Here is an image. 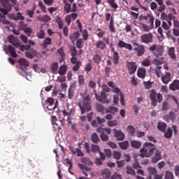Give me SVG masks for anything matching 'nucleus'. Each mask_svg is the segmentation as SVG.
Returning <instances> with one entry per match:
<instances>
[{"instance_id": "1", "label": "nucleus", "mask_w": 179, "mask_h": 179, "mask_svg": "<svg viewBox=\"0 0 179 179\" xmlns=\"http://www.w3.org/2000/svg\"><path fill=\"white\" fill-rule=\"evenodd\" d=\"M156 150V145L152 143L146 142L140 150V157H150Z\"/></svg>"}, {"instance_id": "2", "label": "nucleus", "mask_w": 179, "mask_h": 179, "mask_svg": "<svg viewBox=\"0 0 179 179\" xmlns=\"http://www.w3.org/2000/svg\"><path fill=\"white\" fill-rule=\"evenodd\" d=\"M150 99L151 100V105L153 107L157 106V103H162L163 101V94L157 93L155 90H151L150 91Z\"/></svg>"}, {"instance_id": "3", "label": "nucleus", "mask_w": 179, "mask_h": 179, "mask_svg": "<svg viewBox=\"0 0 179 179\" xmlns=\"http://www.w3.org/2000/svg\"><path fill=\"white\" fill-rule=\"evenodd\" d=\"M113 92L114 93H116V95H114L113 96V103L115 104H117L118 103V100L120 97V103L122 104V106H125V101L124 100V94L122 92H121V90H120V88L118 87H114L113 89Z\"/></svg>"}, {"instance_id": "4", "label": "nucleus", "mask_w": 179, "mask_h": 179, "mask_svg": "<svg viewBox=\"0 0 179 179\" xmlns=\"http://www.w3.org/2000/svg\"><path fill=\"white\" fill-rule=\"evenodd\" d=\"M132 44L134 45V51L137 57H142L145 55L146 50L145 49V46L143 45H140L136 41H133Z\"/></svg>"}, {"instance_id": "5", "label": "nucleus", "mask_w": 179, "mask_h": 179, "mask_svg": "<svg viewBox=\"0 0 179 179\" xmlns=\"http://www.w3.org/2000/svg\"><path fill=\"white\" fill-rule=\"evenodd\" d=\"M77 105L80 110L81 114H85V113L92 111V103L80 101L78 102Z\"/></svg>"}, {"instance_id": "6", "label": "nucleus", "mask_w": 179, "mask_h": 179, "mask_svg": "<svg viewBox=\"0 0 179 179\" xmlns=\"http://www.w3.org/2000/svg\"><path fill=\"white\" fill-rule=\"evenodd\" d=\"M94 95L98 101L99 103H103L105 104H108L110 103V99H107V94L106 92H102L101 94L99 95L97 94V92H96V90H94Z\"/></svg>"}, {"instance_id": "7", "label": "nucleus", "mask_w": 179, "mask_h": 179, "mask_svg": "<svg viewBox=\"0 0 179 179\" xmlns=\"http://www.w3.org/2000/svg\"><path fill=\"white\" fill-rule=\"evenodd\" d=\"M126 68L129 75H134L136 72V69H138V65L135 62H127Z\"/></svg>"}, {"instance_id": "8", "label": "nucleus", "mask_w": 179, "mask_h": 179, "mask_svg": "<svg viewBox=\"0 0 179 179\" xmlns=\"http://www.w3.org/2000/svg\"><path fill=\"white\" fill-rule=\"evenodd\" d=\"M141 43L149 44L153 41V34L152 33L144 34L141 36Z\"/></svg>"}, {"instance_id": "9", "label": "nucleus", "mask_w": 179, "mask_h": 179, "mask_svg": "<svg viewBox=\"0 0 179 179\" xmlns=\"http://www.w3.org/2000/svg\"><path fill=\"white\" fill-rule=\"evenodd\" d=\"M7 40L8 43L12 44L15 48H19L20 47V43L17 42L16 37L13 35H10L8 36Z\"/></svg>"}, {"instance_id": "10", "label": "nucleus", "mask_w": 179, "mask_h": 179, "mask_svg": "<svg viewBox=\"0 0 179 179\" xmlns=\"http://www.w3.org/2000/svg\"><path fill=\"white\" fill-rule=\"evenodd\" d=\"M154 152L155 155L152 158V163L156 164L157 162H159V160H162V151L155 148Z\"/></svg>"}, {"instance_id": "11", "label": "nucleus", "mask_w": 179, "mask_h": 179, "mask_svg": "<svg viewBox=\"0 0 179 179\" xmlns=\"http://www.w3.org/2000/svg\"><path fill=\"white\" fill-rule=\"evenodd\" d=\"M117 45L120 48H126V50H128L129 51H132V45L131 43H127L124 41L120 40L118 41Z\"/></svg>"}, {"instance_id": "12", "label": "nucleus", "mask_w": 179, "mask_h": 179, "mask_svg": "<svg viewBox=\"0 0 179 179\" xmlns=\"http://www.w3.org/2000/svg\"><path fill=\"white\" fill-rule=\"evenodd\" d=\"M113 131L115 132V138H116L117 141H124L125 139V134L121 130L113 129Z\"/></svg>"}, {"instance_id": "13", "label": "nucleus", "mask_w": 179, "mask_h": 179, "mask_svg": "<svg viewBox=\"0 0 179 179\" xmlns=\"http://www.w3.org/2000/svg\"><path fill=\"white\" fill-rule=\"evenodd\" d=\"M161 80L164 85H169L171 82V74L169 72L165 73V75L161 77Z\"/></svg>"}, {"instance_id": "14", "label": "nucleus", "mask_w": 179, "mask_h": 179, "mask_svg": "<svg viewBox=\"0 0 179 179\" xmlns=\"http://www.w3.org/2000/svg\"><path fill=\"white\" fill-rule=\"evenodd\" d=\"M144 20H147L148 23H150V28L153 29L155 27V17L150 14H148L146 16L144 17Z\"/></svg>"}, {"instance_id": "15", "label": "nucleus", "mask_w": 179, "mask_h": 179, "mask_svg": "<svg viewBox=\"0 0 179 179\" xmlns=\"http://www.w3.org/2000/svg\"><path fill=\"white\" fill-rule=\"evenodd\" d=\"M76 86V83H73L69 88L68 90V97L71 100L75 94V87Z\"/></svg>"}, {"instance_id": "16", "label": "nucleus", "mask_w": 179, "mask_h": 179, "mask_svg": "<svg viewBox=\"0 0 179 179\" xmlns=\"http://www.w3.org/2000/svg\"><path fill=\"white\" fill-rule=\"evenodd\" d=\"M170 90L173 92H176V90H179V80H174L170 85H169Z\"/></svg>"}, {"instance_id": "17", "label": "nucleus", "mask_w": 179, "mask_h": 179, "mask_svg": "<svg viewBox=\"0 0 179 179\" xmlns=\"http://www.w3.org/2000/svg\"><path fill=\"white\" fill-rule=\"evenodd\" d=\"M0 3H1L3 8L12 10V4H10V0H0Z\"/></svg>"}, {"instance_id": "18", "label": "nucleus", "mask_w": 179, "mask_h": 179, "mask_svg": "<svg viewBox=\"0 0 179 179\" xmlns=\"http://www.w3.org/2000/svg\"><path fill=\"white\" fill-rule=\"evenodd\" d=\"M95 47L98 50H101V51H103V50H104L106 47H107V45H106L104 41L99 40L97 41L96 43H95Z\"/></svg>"}, {"instance_id": "19", "label": "nucleus", "mask_w": 179, "mask_h": 179, "mask_svg": "<svg viewBox=\"0 0 179 179\" xmlns=\"http://www.w3.org/2000/svg\"><path fill=\"white\" fill-rule=\"evenodd\" d=\"M69 149H70L71 152H72L73 155H76V153H77V156L78 157H82L84 156V154L83 153V152L79 148H76L75 150L73 148V147L69 146Z\"/></svg>"}, {"instance_id": "20", "label": "nucleus", "mask_w": 179, "mask_h": 179, "mask_svg": "<svg viewBox=\"0 0 179 179\" xmlns=\"http://www.w3.org/2000/svg\"><path fill=\"white\" fill-rule=\"evenodd\" d=\"M52 44V40L51 38L47 37L44 41L43 43L41 44V45L44 48V50L47 49L48 45H51Z\"/></svg>"}, {"instance_id": "21", "label": "nucleus", "mask_w": 179, "mask_h": 179, "mask_svg": "<svg viewBox=\"0 0 179 179\" xmlns=\"http://www.w3.org/2000/svg\"><path fill=\"white\" fill-rule=\"evenodd\" d=\"M78 166L82 170V173L85 175L86 177H87L89 175L87 174V172L86 171H92L91 168H89L86 166L85 165H83L82 164H78Z\"/></svg>"}, {"instance_id": "22", "label": "nucleus", "mask_w": 179, "mask_h": 179, "mask_svg": "<svg viewBox=\"0 0 179 179\" xmlns=\"http://www.w3.org/2000/svg\"><path fill=\"white\" fill-rule=\"evenodd\" d=\"M137 76L141 79H145L146 78V69L140 68L137 71Z\"/></svg>"}, {"instance_id": "23", "label": "nucleus", "mask_w": 179, "mask_h": 179, "mask_svg": "<svg viewBox=\"0 0 179 179\" xmlns=\"http://www.w3.org/2000/svg\"><path fill=\"white\" fill-rule=\"evenodd\" d=\"M59 66V65L58 64V62H54L50 65V70L54 75H57V73H58Z\"/></svg>"}, {"instance_id": "24", "label": "nucleus", "mask_w": 179, "mask_h": 179, "mask_svg": "<svg viewBox=\"0 0 179 179\" xmlns=\"http://www.w3.org/2000/svg\"><path fill=\"white\" fill-rule=\"evenodd\" d=\"M6 50L8 51L13 58H16L17 57V54H16V50L15 48L12 47V45H9L7 46Z\"/></svg>"}, {"instance_id": "25", "label": "nucleus", "mask_w": 179, "mask_h": 179, "mask_svg": "<svg viewBox=\"0 0 179 179\" xmlns=\"http://www.w3.org/2000/svg\"><path fill=\"white\" fill-rule=\"evenodd\" d=\"M162 24V22L160 21V20L159 19H156L155 20V28L157 29V31L159 33V34H160V36H163V29H162V27H160V25Z\"/></svg>"}, {"instance_id": "26", "label": "nucleus", "mask_w": 179, "mask_h": 179, "mask_svg": "<svg viewBox=\"0 0 179 179\" xmlns=\"http://www.w3.org/2000/svg\"><path fill=\"white\" fill-rule=\"evenodd\" d=\"M166 128H167V124L165 122H159L157 123V129L161 132H166Z\"/></svg>"}, {"instance_id": "27", "label": "nucleus", "mask_w": 179, "mask_h": 179, "mask_svg": "<svg viewBox=\"0 0 179 179\" xmlns=\"http://www.w3.org/2000/svg\"><path fill=\"white\" fill-rule=\"evenodd\" d=\"M164 50L163 47L161 45H158L157 47V49L155 50V52H154V55L157 57H162L163 55Z\"/></svg>"}, {"instance_id": "28", "label": "nucleus", "mask_w": 179, "mask_h": 179, "mask_svg": "<svg viewBox=\"0 0 179 179\" xmlns=\"http://www.w3.org/2000/svg\"><path fill=\"white\" fill-rule=\"evenodd\" d=\"M152 64L154 65H163V64H164V57H157L154 59Z\"/></svg>"}, {"instance_id": "29", "label": "nucleus", "mask_w": 179, "mask_h": 179, "mask_svg": "<svg viewBox=\"0 0 179 179\" xmlns=\"http://www.w3.org/2000/svg\"><path fill=\"white\" fill-rule=\"evenodd\" d=\"M79 36H80V34L78 31L74 32L70 35V40L73 44H75V41L79 38Z\"/></svg>"}, {"instance_id": "30", "label": "nucleus", "mask_w": 179, "mask_h": 179, "mask_svg": "<svg viewBox=\"0 0 179 179\" xmlns=\"http://www.w3.org/2000/svg\"><path fill=\"white\" fill-rule=\"evenodd\" d=\"M91 141L93 143H99L100 142V138H99V135L96 133H93L91 135Z\"/></svg>"}, {"instance_id": "31", "label": "nucleus", "mask_w": 179, "mask_h": 179, "mask_svg": "<svg viewBox=\"0 0 179 179\" xmlns=\"http://www.w3.org/2000/svg\"><path fill=\"white\" fill-rule=\"evenodd\" d=\"M66 71H68V67L66 66V65H62L59 67L58 73L59 75L64 76L66 73Z\"/></svg>"}, {"instance_id": "32", "label": "nucleus", "mask_w": 179, "mask_h": 179, "mask_svg": "<svg viewBox=\"0 0 179 179\" xmlns=\"http://www.w3.org/2000/svg\"><path fill=\"white\" fill-rule=\"evenodd\" d=\"M131 148H135V149H139L142 146V143L138 141H131Z\"/></svg>"}, {"instance_id": "33", "label": "nucleus", "mask_w": 179, "mask_h": 179, "mask_svg": "<svg viewBox=\"0 0 179 179\" xmlns=\"http://www.w3.org/2000/svg\"><path fill=\"white\" fill-rule=\"evenodd\" d=\"M106 113H111V114L115 115V113H118V108L115 106H109L106 109Z\"/></svg>"}, {"instance_id": "34", "label": "nucleus", "mask_w": 179, "mask_h": 179, "mask_svg": "<svg viewBox=\"0 0 179 179\" xmlns=\"http://www.w3.org/2000/svg\"><path fill=\"white\" fill-rule=\"evenodd\" d=\"M109 30L111 31V33H115V27H114V18L113 17H111L110 20Z\"/></svg>"}, {"instance_id": "35", "label": "nucleus", "mask_w": 179, "mask_h": 179, "mask_svg": "<svg viewBox=\"0 0 179 179\" xmlns=\"http://www.w3.org/2000/svg\"><path fill=\"white\" fill-rule=\"evenodd\" d=\"M167 22H168V24L164 21H163L162 23V29H164V30H169L170 27H171V25H172L171 21H167Z\"/></svg>"}, {"instance_id": "36", "label": "nucleus", "mask_w": 179, "mask_h": 179, "mask_svg": "<svg viewBox=\"0 0 179 179\" xmlns=\"http://www.w3.org/2000/svg\"><path fill=\"white\" fill-rule=\"evenodd\" d=\"M119 146L120 149H122L123 150H127L128 149V146H129V143L128 141H123L119 143Z\"/></svg>"}, {"instance_id": "37", "label": "nucleus", "mask_w": 179, "mask_h": 179, "mask_svg": "<svg viewBox=\"0 0 179 179\" xmlns=\"http://www.w3.org/2000/svg\"><path fill=\"white\" fill-rule=\"evenodd\" d=\"M67 121H68L69 124H71V128L72 131L76 132V134H79V130L76 128V124L72 123V122L71 121V120H69V118L67 119Z\"/></svg>"}, {"instance_id": "38", "label": "nucleus", "mask_w": 179, "mask_h": 179, "mask_svg": "<svg viewBox=\"0 0 179 179\" xmlns=\"http://www.w3.org/2000/svg\"><path fill=\"white\" fill-rule=\"evenodd\" d=\"M81 163H84V164H86L87 166H93V162L87 157H83L81 159Z\"/></svg>"}, {"instance_id": "39", "label": "nucleus", "mask_w": 179, "mask_h": 179, "mask_svg": "<svg viewBox=\"0 0 179 179\" xmlns=\"http://www.w3.org/2000/svg\"><path fill=\"white\" fill-rule=\"evenodd\" d=\"M164 136V138H166V139H170V138L173 136V130L170 127H169L167 129V131L165 132Z\"/></svg>"}, {"instance_id": "40", "label": "nucleus", "mask_w": 179, "mask_h": 179, "mask_svg": "<svg viewBox=\"0 0 179 179\" xmlns=\"http://www.w3.org/2000/svg\"><path fill=\"white\" fill-rule=\"evenodd\" d=\"M91 152H92V153H100V146L92 144L91 147Z\"/></svg>"}, {"instance_id": "41", "label": "nucleus", "mask_w": 179, "mask_h": 179, "mask_svg": "<svg viewBox=\"0 0 179 179\" xmlns=\"http://www.w3.org/2000/svg\"><path fill=\"white\" fill-rule=\"evenodd\" d=\"M107 2L113 9H118V4L115 3V0H107Z\"/></svg>"}, {"instance_id": "42", "label": "nucleus", "mask_w": 179, "mask_h": 179, "mask_svg": "<svg viewBox=\"0 0 179 179\" xmlns=\"http://www.w3.org/2000/svg\"><path fill=\"white\" fill-rule=\"evenodd\" d=\"M168 54L172 59H176V53L174 48H170L168 51Z\"/></svg>"}, {"instance_id": "43", "label": "nucleus", "mask_w": 179, "mask_h": 179, "mask_svg": "<svg viewBox=\"0 0 179 179\" xmlns=\"http://www.w3.org/2000/svg\"><path fill=\"white\" fill-rule=\"evenodd\" d=\"M92 59L95 64H97L99 65L100 64V61H101V56L100 55L96 54L92 57Z\"/></svg>"}, {"instance_id": "44", "label": "nucleus", "mask_w": 179, "mask_h": 179, "mask_svg": "<svg viewBox=\"0 0 179 179\" xmlns=\"http://www.w3.org/2000/svg\"><path fill=\"white\" fill-rule=\"evenodd\" d=\"M107 125L110 128H113V127H117V125H118V121H117L116 120H109L107 122Z\"/></svg>"}, {"instance_id": "45", "label": "nucleus", "mask_w": 179, "mask_h": 179, "mask_svg": "<svg viewBox=\"0 0 179 179\" xmlns=\"http://www.w3.org/2000/svg\"><path fill=\"white\" fill-rule=\"evenodd\" d=\"M79 86H85V76L79 75L78 78Z\"/></svg>"}, {"instance_id": "46", "label": "nucleus", "mask_w": 179, "mask_h": 179, "mask_svg": "<svg viewBox=\"0 0 179 179\" xmlns=\"http://www.w3.org/2000/svg\"><path fill=\"white\" fill-rule=\"evenodd\" d=\"M148 171L149 174H150V176H155V175L157 174V170L155 167L150 166V167L148 168Z\"/></svg>"}, {"instance_id": "47", "label": "nucleus", "mask_w": 179, "mask_h": 179, "mask_svg": "<svg viewBox=\"0 0 179 179\" xmlns=\"http://www.w3.org/2000/svg\"><path fill=\"white\" fill-rule=\"evenodd\" d=\"M70 52L71 57H76L78 54V50H76V47L75 46H71L70 47Z\"/></svg>"}, {"instance_id": "48", "label": "nucleus", "mask_w": 179, "mask_h": 179, "mask_svg": "<svg viewBox=\"0 0 179 179\" xmlns=\"http://www.w3.org/2000/svg\"><path fill=\"white\" fill-rule=\"evenodd\" d=\"M102 175L103 177H105V178H110V177H111V171H110L108 169H105L102 172Z\"/></svg>"}, {"instance_id": "49", "label": "nucleus", "mask_w": 179, "mask_h": 179, "mask_svg": "<svg viewBox=\"0 0 179 179\" xmlns=\"http://www.w3.org/2000/svg\"><path fill=\"white\" fill-rule=\"evenodd\" d=\"M39 20H41V22H45V23H47V22H50L51 20V17L48 16V15H43L39 18Z\"/></svg>"}, {"instance_id": "50", "label": "nucleus", "mask_w": 179, "mask_h": 179, "mask_svg": "<svg viewBox=\"0 0 179 179\" xmlns=\"http://www.w3.org/2000/svg\"><path fill=\"white\" fill-rule=\"evenodd\" d=\"M64 10L66 13H71V12H72L71 6L70 3H65V4H64Z\"/></svg>"}, {"instance_id": "51", "label": "nucleus", "mask_w": 179, "mask_h": 179, "mask_svg": "<svg viewBox=\"0 0 179 179\" xmlns=\"http://www.w3.org/2000/svg\"><path fill=\"white\" fill-rule=\"evenodd\" d=\"M100 138L103 142H107L108 141V139H110V137L106 133L100 134Z\"/></svg>"}, {"instance_id": "52", "label": "nucleus", "mask_w": 179, "mask_h": 179, "mask_svg": "<svg viewBox=\"0 0 179 179\" xmlns=\"http://www.w3.org/2000/svg\"><path fill=\"white\" fill-rule=\"evenodd\" d=\"M18 48H20V51H26L27 50H30V48H31V46L30 45H20V46Z\"/></svg>"}, {"instance_id": "53", "label": "nucleus", "mask_w": 179, "mask_h": 179, "mask_svg": "<svg viewBox=\"0 0 179 179\" xmlns=\"http://www.w3.org/2000/svg\"><path fill=\"white\" fill-rule=\"evenodd\" d=\"M119 61H120V56L118 55V52H115V53H113V62L114 64H115V65H117Z\"/></svg>"}, {"instance_id": "54", "label": "nucleus", "mask_w": 179, "mask_h": 179, "mask_svg": "<svg viewBox=\"0 0 179 179\" xmlns=\"http://www.w3.org/2000/svg\"><path fill=\"white\" fill-rule=\"evenodd\" d=\"M19 64H20V65H23L24 66H29V63L27 60L21 58L18 60Z\"/></svg>"}, {"instance_id": "55", "label": "nucleus", "mask_w": 179, "mask_h": 179, "mask_svg": "<svg viewBox=\"0 0 179 179\" xmlns=\"http://www.w3.org/2000/svg\"><path fill=\"white\" fill-rule=\"evenodd\" d=\"M57 52H58V54L60 55V57L62 58L60 62H62V59L65 57V52H64V48L62 47L59 49H58L57 50Z\"/></svg>"}, {"instance_id": "56", "label": "nucleus", "mask_w": 179, "mask_h": 179, "mask_svg": "<svg viewBox=\"0 0 179 179\" xmlns=\"http://www.w3.org/2000/svg\"><path fill=\"white\" fill-rule=\"evenodd\" d=\"M96 109L98 113H103V111H104V106H103L101 103H97L96 104Z\"/></svg>"}, {"instance_id": "57", "label": "nucleus", "mask_w": 179, "mask_h": 179, "mask_svg": "<svg viewBox=\"0 0 179 179\" xmlns=\"http://www.w3.org/2000/svg\"><path fill=\"white\" fill-rule=\"evenodd\" d=\"M92 69H93V65L92 64V63H87L85 67V72H87V73H89V72L92 71Z\"/></svg>"}, {"instance_id": "58", "label": "nucleus", "mask_w": 179, "mask_h": 179, "mask_svg": "<svg viewBox=\"0 0 179 179\" xmlns=\"http://www.w3.org/2000/svg\"><path fill=\"white\" fill-rule=\"evenodd\" d=\"M77 48H83V40L82 38H78L76 41Z\"/></svg>"}, {"instance_id": "59", "label": "nucleus", "mask_w": 179, "mask_h": 179, "mask_svg": "<svg viewBox=\"0 0 179 179\" xmlns=\"http://www.w3.org/2000/svg\"><path fill=\"white\" fill-rule=\"evenodd\" d=\"M24 33L29 36L33 33V29L31 27H25L24 28Z\"/></svg>"}, {"instance_id": "60", "label": "nucleus", "mask_w": 179, "mask_h": 179, "mask_svg": "<svg viewBox=\"0 0 179 179\" xmlns=\"http://www.w3.org/2000/svg\"><path fill=\"white\" fill-rule=\"evenodd\" d=\"M127 174H130V176H135V171L131 166H127Z\"/></svg>"}, {"instance_id": "61", "label": "nucleus", "mask_w": 179, "mask_h": 179, "mask_svg": "<svg viewBox=\"0 0 179 179\" xmlns=\"http://www.w3.org/2000/svg\"><path fill=\"white\" fill-rule=\"evenodd\" d=\"M162 111H167L169 110V102L166 101H164L162 103Z\"/></svg>"}, {"instance_id": "62", "label": "nucleus", "mask_w": 179, "mask_h": 179, "mask_svg": "<svg viewBox=\"0 0 179 179\" xmlns=\"http://www.w3.org/2000/svg\"><path fill=\"white\" fill-rule=\"evenodd\" d=\"M167 117H168V120H170L171 121L176 120V113H174V112L173 111L170 112Z\"/></svg>"}, {"instance_id": "63", "label": "nucleus", "mask_w": 179, "mask_h": 179, "mask_svg": "<svg viewBox=\"0 0 179 179\" xmlns=\"http://www.w3.org/2000/svg\"><path fill=\"white\" fill-rule=\"evenodd\" d=\"M166 37L169 38V40H173V41H176V38L171 34V31H168L166 32Z\"/></svg>"}, {"instance_id": "64", "label": "nucleus", "mask_w": 179, "mask_h": 179, "mask_svg": "<svg viewBox=\"0 0 179 179\" xmlns=\"http://www.w3.org/2000/svg\"><path fill=\"white\" fill-rule=\"evenodd\" d=\"M173 173L170 171H166L165 175V179H173Z\"/></svg>"}]
</instances>
